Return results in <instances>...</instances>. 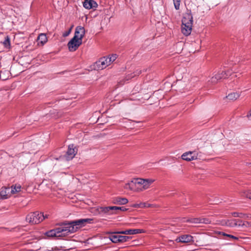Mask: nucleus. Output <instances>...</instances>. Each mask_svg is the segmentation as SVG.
<instances>
[{"instance_id":"obj_1","label":"nucleus","mask_w":251,"mask_h":251,"mask_svg":"<svg viewBox=\"0 0 251 251\" xmlns=\"http://www.w3.org/2000/svg\"><path fill=\"white\" fill-rule=\"evenodd\" d=\"M90 219H82L66 223L60 227L50 230L45 233L48 237H62L76 232L86 224L90 223Z\"/></svg>"},{"instance_id":"obj_2","label":"nucleus","mask_w":251,"mask_h":251,"mask_svg":"<svg viewBox=\"0 0 251 251\" xmlns=\"http://www.w3.org/2000/svg\"><path fill=\"white\" fill-rule=\"evenodd\" d=\"M85 34V30L82 26L75 27L74 37L68 43V47L70 51H75L82 44V39Z\"/></svg>"},{"instance_id":"obj_3","label":"nucleus","mask_w":251,"mask_h":251,"mask_svg":"<svg viewBox=\"0 0 251 251\" xmlns=\"http://www.w3.org/2000/svg\"><path fill=\"white\" fill-rule=\"evenodd\" d=\"M117 58L116 54H112L100 58L95 63V68L98 70H103L111 65Z\"/></svg>"},{"instance_id":"obj_4","label":"nucleus","mask_w":251,"mask_h":251,"mask_svg":"<svg viewBox=\"0 0 251 251\" xmlns=\"http://www.w3.org/2000/svg\"><path fill=\"white\" fill-rule=\"evenodd\" d=\"M48 217V215H44L43 213L36 211L29 213L26 217V221L32 224H37Z\"/></svg>"},{"instance_id":"obj_5","label":"nucleus","mask_w":251,"mask_h":251,"mask_svg":"<svg viewBox=\"0 0 251 251\" xmlns=\"http://www.w3.org/2000/svg\"><path fill=\"white\" fill-rule=\"evenodd\" d=\"M155 181V179L152 178H135V185H138L141 186L139 191H144L149 189L151 185Z\"/></svg>"},{"instance_id":"obj_6","label":"nucleus","mask_w":251,"mask_h":251,"mask_svg":"<svg viewBox=\"0 0 251 251\" xmlns=\"http://www.w3.org/2000/svg\"><path fill=\"white\" fill-rule=\"evenodd\" d=\"M238 220L235 219H223L217 221V224L230 227H237Z\"/></svg>"},{"instance_id":"obj_7","label":"nucleus","mask_w":251,"mask_h":251,"mask_svg":"<svg viewBox=\"0 0 251 251\" xmlns=\"http://www.w3.org/2000/svg\"><path fill=\"white\" fill-rule=\"evenodd\" d=\"M198 158V153L196 151H187L183 153L181 155V158L187 161H190L197 159Z\"/></svg>"},{"instance_id":"obj_8","label":"nucleus","mask_w":251,"mask_h":251,"mask_svg":"<svg viewBox=\"0 0 251 251\" xmlns=\"http://www.w3.org/2000/svg\"><path fill=\"white\" fill-rule=\"evenodd\" d=\"M193 17L190 12H187L183 15L181 25H193Z\"/></svg>"},{"instance_id":"obj_9","label":"nucleus","mask_w":251,"mask_h":251,"mask_svg":"<svg viewBox=\"0 0 251 251\" xmlns=\"http://www.w3.org/2000/svg\"><path fill=\"white\" fill-rule=\"evenodd\" d=\"M228 76V75L226 71H220L217 73L214 76L211 77L208 80L212 84L216 83L218 80L222 78H225Z\"/></svg>"},{"instance_id":"obj_10","label":"nucleus","mask_w":251,"mask_h":251,"mask_svg":"<svg viewBox=\"0 0 251 251\" xmlns=\"http://www.w3.org/2000/svg\"><path fill=\"white\" fill-rule=\"evenodd\" d=\"M77 149L74 145H70L66 153V159L70 160L73 159L77 153Z\"/></svg>"},{"instance_id":"obj_11","label":"nucleus","mask_w":251,"mask_h":251,"mask_svg":"<svg viewBox=\"0 0 251 251\" xmlns=\"http://www.w3.org/2000/svg\"><path fill=\"white\" fill-rule=\"evenodd\" d=\"M176 241L177 243H189L193 242V237L190 235L184 234L177 237Z\"/></svg>"},{"instance_id":"obj_12","label":"nucleus","mask_w":251,"mask_h":251,"mask_svg":"<svg viewBox=\"0 0 251 251\" xmlns=\"http://www.w3.org/2000/svg\"><path fill=\"white\" fill-rule=\"evenodd\" d=\"M11 196L9 188L2 187L0 189V200L7 199Z\"/></svg>"},{"instance_id":"obj_13","label":"nucleus","mask_w":251,"mask_h":251,"mask_svg":"<svg viewBox=\"0 0 251 251\" xmlns=\"http://www.w3.org/2000/svg\"><path fill=\"white\" fill-rule=\"evenodd\" d=\"M83 5L87 9H95L98 7L97 3L94 0H85L83 2Z\"/></svg>"},{"instance_id":"obj_14","label":"nucleus","mask_w":251,"mask_h":251,"mask_svg":"<svg viewBox=\"0 0 251 251\" xmlns=\"http://www.w3.org/2000/svg\"><path fill=\"white\" fill-rule=\"evenodd\" d=\"M116 209L117 208L116 206H105L104 208H102V210L103 211V214L113 215L117 214Z\"/></svg>"},{"instance_id":"obj_15","label":"nucleus","mask_w":251,"mask_h":251,"mask_svg":"<svg viewBox=\"0 0 251 251\" xmlns=\"http://www.w3.org/2000/svg\"><path fill=\"white\" fill-rule=\"evenodd\" d=\"M145 231L143 229H131L124 231L119 232V233L127 234V235H133L138 233H144Z\"/></svg>"},{"instance_id":"obj_16","label":"nucleus","mask_w":251,"mask_h":251,"mask_svg":"<svg viewBox=\"0 0 251 251\" xmlns=\"http://www.w3.org/2000/svg\"><path fill=\"white\" fill-rule=\"evenodd\" d=\"M10 188L11 196H17L22 191V187L20 184H15L11 186Z\"/></svg>"},{"instance_id":"obj_17","label":"nucleus","mask_w":251,"mask_h":251,"mask_svg":"<svg viewBox=\"0 0 251 251\" xmlns=\"http://www.w3.org/2000/svg\"><path fill=\"white\" fill-rule=\"evenodd\" d=\"M192 26L193 25H181V31L182 33L186 36L189 35L192 32Z\"/></svg>"},{"instance_id":"obj_18","label":"nucleus","mask_w":251,"mask_h":251,"mask_svg":"<svg viewBox=\"0 0 251 251\" xmlns=\"http://www.w3.org/2000/svg\"><path fill=\"white\" fill-rule=\"evenodd\" d=\"M177 73V77L180 79H183L184 80L189 77V76L185 68L180 69Z\"/></svg>"},{"instance_id":"obj_19","label":"nucleus","mask_w":251,"mask_h":251,"mask_svg":"<svg viewBox=\"0 0 251 251\" xmlns=\"http://www.w3.org/2000/svg\"><path fill=\"white\" fill-rule=\"evenodd\" d=\"M132 207L134 208H149V207H155L156 205L150 204L148 202H140L139 203H135L131 205Z\"/></svg>"},{"instance_id":"obj_20","label":"nucleus","mask_w":251,"mask_h":251,"mask_svg":"<svg viewBox=\"0 0 251 251\" xmlns=\"http://www.w3.org/2000/svg\"><path fill=\"white\" fill-rule=\"evenodd\" d=\"M240 92H231L226 96V98L230 100H235L240 97Z\"/></svg>"},{"instance_id":"obj_21","label":"nucleus","mask_w":251,"mask_h":251,"mask_svg":"<svg viewBox=\"0 0 251 251\" xmlns=\"http://www.w3.org/2000/svg\"><path fill=\"white\" fill-rule=\"evenodd\" d=\"M48 41L46 35L44 33H41L39 35L37 41L38 45L39 46H43Z\"/></svg>"},{"instance_id":"obj_22","label":"nucleus","mask_w":251,"mask_h":251,"mask_svg":"<svg viewBox=\"0 0 251 251\" xmlns=\"http://www.w3.org/2000/svg\"><path fill=\"white\" fill-rule=\"evenodd\" d=\"M128 202V200L126 198L117 197L114 199L113 203L116 204L124 205Z\"/></svg>"},{"instance_id":"obj_23","label":"nucleus","mask_w":251,"mask_h":251,"mask_svg":"<svg viewBox=\"0 0 251 251\" xmlns=\"http://www.w3.org/2000/svg\"><path fill=\"white\" fill-rule=\"evenodd\" d=\"M134 184L135 185V178L126 183L124 188L126 189L133 190Z\"/></svg>"},{"instance_id":"obj_24","label":"nucleus","mask_w":251,"mask_h":251,"mask_svg":"<svg viewBox=\"0 0 251 251\" xmlns=\"http://www.w3.org/2000/svg\"><path fill=\"white\" fill-rule=\"evenodd\" d=\"M231 215L232 216L234 217H239L240 218H246L248 217V216L246 215V214L243 213H239V212H232L231 213Z\"/></svg>"},{"instance_id":"obj_25","label":"nucleus","mask_w":251,"mask_h":251,"mask_svg":"<svg viewBox=\"0 0 251 251\" xmlns=\"http://www.w3.org/2000/svg\"><path fill=\"white\" fill-rule=\"evenodd\" d=\"M216 234H217L219 235H222L223 236L229 237L234 240H238V238L236 236H234L230 235V234H226V233H225L222 232L217 231V232H216Z\"/></svg>"},{"instance_id":"obj_26","label":"nucleus","mask_w":251,"mask_h":251,"mask_svg":"<svg viewBox=\"0 0 251 251\" xmlns=\"http://www.w3.org/2000/svg\"><path fill=\"white\" fill-rule=\"evenodd\" d=\"M186 222L193 224H201V220L200 218L189 219L186 220Z\"/></svg>"},{"instance_id":"obj_27","label":"nucleus","mask_w":251,"mask_h":251,"mask_svg":"<svg viewBox=\"0 0 251 251\" xmlns=\"http://www.w3.org/2000/svg\"><path fill=\"white\" fill-rule=\"evenodd\" d=\"M247 221H243L240 220H238L237 227H240L243 228H247V225L246 224Z\"/></svg>"},{"instance_id":"obj_28","label":"nucleus","mask_w":251,"mask_h":251,"mask_svg":"<svg viewBox=\"0 0 251 251\" xmlns=\"http://www.w3.org/2000/svg\"><path fill=\"white\" fill-rule=\"evenodd\" d=\"M3 44L6 48L8 49V48H10V39L8 36H7L5 38V40L3 42Z\"/></svg>"},{"instance_id":"obj_29","label":"nucleus","mask_w":251,"mask_h":251,"mask_svg":"<svg viewBox=\"0 0 251 251\" xmlns=\"http://www.w3.org/2000/svg\"><path fill=\"white\" fill-rule=\"evenodd\" d=\"M118 235H111L109 237L110 240L113 243H117L118 241Z\"/></svg>"},{"instance_id":"obj_30","label":"nucleus","mask_w":251,"mask_h":251,"mask_svg":"<svg viewBox=\"0 0 251 251\" xmlns=\"http://www.w3.org/2000/svg\"><path fill=\"white\" fill-rule=\"evenodd\" d=\"M200 220L201 224H209L211 223V221L209 219L206 218H200Z\"/></svg>"},{"instance_id":"obj_31","label":"nucleus","mask_w":251,"mask_h":251,"mask_svg":"<svg viewBox=\"0 0 251 251\" xmlns=\"http://www.w3.org/2000/svg\"><path fill=\"white\" fill-rule=\"evenodd\" d=\"M175 7L176 10H178L180 6V0H173Z\"/></svg>"},{"instance_id":"obj_32","label":"nucleus","mask_w":251,"mask_h":251,"mask_svg":"<svg viewBox=\"0 0 251 251\" xmlns=\"http://www.w3.org/2000/svg\"><path fill=\"white\" fill-rule=\"evenodd\" d=\"M116 207L117 208V209H116L117 214H119V212L121 211H126L127 210V209L123 206H122V207L116 206Z\"/></svg>"},{"instance_id":"obj_33","label":"nucleus","mask_w":251,"mask_h":251,"mask_svg":"<svg viewBox=\"0 0 251 251\" xmlns=\"http://www.w3.org/2000/svg\"><path fill=\"white\" fill-rule=\"evenodd\" d=\"M118 241L119 242H125L126 240L127 237L125 236L119 235H118Z\"/></svg>"},{"instance_id":"obj_34","label":"nucleus","mask_w":251,"mask_h":251,"mask_svg":"<svg viewBox=\"0 0 251 251\" xmlns=\"http://www.w3.org/2000/svg\"><path fill=\"white\" fill-rule=\"evenodd\" d=\"M104 207H98L96 208V210L97 211V213L98 214H103V211L102 210V208H104Z\"/></svg>"},{"instance_id":"obj_35","label":"nucleus","mask_w":251,"mask_h":251,"mask_svg":"<svg viewBox=\"0 0 251 251\" xmlns=\"http://www.w3.org/2000/svg\"><path fill=\"white\" fill-rule=\"evenodd\" d=\"M73 27V25H72V26L71 27V28H70L69 30H68V31H66L65 32H64V33H63V36H64V37H67V36H68V35L71 33V31H72V29Z\"/></svg>"},{"instance_id":"obj_36","label":"nucleus","mask_w":251,"mask_h":251,"mask_svg":"<svg viewBox=\"0 0 251 251\" xmlns=\"http://www.w3.org/2000/svg\"><path fill=\"white\" fill-rule=\"evenodd\" d=\"M246 196L247 198H248L249 199L251 200V191L248 192L246 193Z\"/></svg>"},{"instance_id":"obj_37","label":"nucleus","mask_w":251,"mask_h":251,"mask_svg":"<svg viewBox=\"0 0 251 251\" xmlns=\"http://www.w3.org/2000/svg\"><path fill=\"white\" fill-rule=\"evenodd\" d=\"M247 228H251V222L247 221Z\"/></svg>"},{"instance_id":"obj_38","label":"nucleus","mask_w":251,"mask_h":251,"mask_svg":"<svg viewBox=\"0 0 251 251\" xmlns=\"http://www.w3.org/2000/svg\"><path fill=\"white\" fill-rule=\"evenodd\" d=\"M0 77H2V76H1V73H0Z\"/></svg>"}]
</instances>
